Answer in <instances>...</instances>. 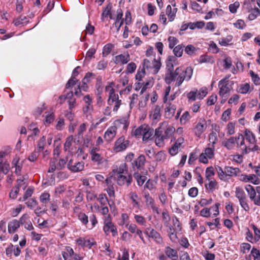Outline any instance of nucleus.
<instances>
[{"label":"nucleus","mask_w":260,"mask_h":260,"mask_svg":"<svg viewBox=\"0 0 260 260\" xmlns=\"http://www.w3.org/2000/svg\"><path fill=\"white\" fill-rule=\"evenodd\" d=\"M193 69L191 67H187L184 69L178 67L174 71H171L166 75V82L170 84L173 81H176L175 86H179L184 80L188 81L192 75Z\"/></svg>","instance_id":"obj_1"},{"label":"nucleus","mask_w":260,"mask_h":260,"mask_svg":"<svg viewBox=\"0 0 260 260\" xmlns=\"http://www.w3.org/2000/svg\"><path fill=\"white\" fill-rule=\"evenodd\" d=\"M134 135L137 137H143V141L148 140L153 135L154 130L148 125L144 124L140 126L134 132Z\"/></svg>","instance_id":"obj_2"},{"label":"nucleus","mask_w":260,"mask_h":260,"mask_svg":"<svg viewBox=\"0 0 260 260\" xmlns=\"http://www.w3.org/2000/svg\"><path fill=\"white\" fill-rule=\"evenodd\" d=\"M103 231L105 234L108 236L111 233L113 237L117 236L118 235L117 226L112 222L111 216L107 215L106 217H103Z\"/></svg>","instance_id":"obj_3"},{"label":"nucleus","mask_w":260,"mask_h":260,"mask_svg":"<svg viewBox=\"0 0 260 260\" xmlns=\"http://www.w3.org/2000/svg\"><path fill=\"white\" fill-rule=\"evenodd\" d=\"M215 154V146L208 144V147L206 148L199 156V161L203 164H207L208 160L214 158Z\"/></svg>","instance_id":"obj_4"},{"label":"nucleus","mask_w":260,"mask_h":260,"mask_svg":"<svg viewBox=\"0 0 260 260\" xmlns=\"http://www.w3.org/2000/svg\"><path fill=\"white\" fill-rule=\"evenodd\" d=\"M161 63L155 58L148 59H145L143 61V69L152 70L153 74H157L159 70Z\"/></svg>","instance_id":"obj_5"},{"label":"nucleus","mask_w":260,"mask_h":260,"mask_svg":"<svg viewBox=\"0 0 260 260\" xmlns=\"http://www.w3.org/2000/svg\"><path fill=\"white\" fill-rule=\"evenodd\" d=\"M207 94L206 88H202L199 90L194 89L190 91L187 95L189 101H195L197 99H203Z\"/></svg>","instance_id":"obj_6"},{"label":"nucleus","mask_w":260,"mask_h":260,"mask_svg":"<svg viewBox=\"0 0 260 260\" xmlns=\"http://www.w3.org/2000/svg\"><path fill=\"white\" fill-rule=\"evenodd\" d=\"M207 127V124L206 120L203 118H200L193 128V132L197 137H200L205 131Z\"/></svg>","instance_id":"obj_7"},{"label":"nucleus","mask_w":260,"mask_h":260,"mask_svg":"<svg viewBox=\"0 0 260 260\" xmlns=\"http://www.w3.org/2000/svg\"><path fill=\"white\" fill-rule=\"evenodd\" d=\"M145 233L148 237L152 238L156 243L158 244L163 243V240L161 235L155 230L151 228H147Z\"/></svg>","instance_id":"obj_8"},{"label":"nucleus","mask_w":260,"mask_h":260,"mask_svg":"<svg viewBox=\"0 0 260 260\" xmlns=\"http://www.w3.org/2000/svg\"><path fill=\"white\" fill-rule=\"evenodd\" d=\"M245 190L247 191L250 199L253 202V203L260 206V195L258 196L257 198H256V191L254 189L253 187L251 185H246L245 187Z\"/></svg>","instance_id":"obj_9"},{"label":"nucleus","mask_w":260,"mask_h":260,"mask_svg":"<svg viewBox=\"0 0 260 260\" xmlns=\"http://www.w3.org/2000/svg\"><path fill=\"white\" fill-rule=\"evenodd\" d=\"M117 184L119 186H128L132 182L133 178L130 175H118L116 176Z\"/></svg>","instance_id":"obj_10"},{"label":"nucleus","mask_w":260,"mask_h":260,"mask_svg":"<svg viewBox=\"0 0 260 260\" xmlns=\"http://www.w3.org/2000/svg\"><path fill=\"white\" fill-rule=\"evenodd\" d=\"M129 145V141L125 140L123 137H120L115 142L114 150L118 152L125 150Z\"/></svg>","instance_id":"obj_11"},{"label":"nucleus","mask_w":260,"mask_h":260,"mask_svg":"<svg viewBox=\"0 0 260 260\" xmlns=\"http://www.w3.org/2000/svg\"><path fill=\"white\" fill-rule=\"evenodd\" d=\"M228 78H225L220 81L218 83V86L219 88V94L220 96H224V95L228 94L230 91V88L228 86L229 80Z\"/></svg>","instance_id":"obj_12"},{"label":"nucleus","mask_w":260,"mask_h":260,"mask_svg":"<svg viewBox=\"0 0 260 260\" xmlns=\"http://www.w3.org/2000/svg\"><path fill=\"white\" fill-rule=\"evenodd\" d=\"M160 110V107L156 105L150 112L149 117L153 123H156L160 120L161 117Z\"/></svg>","instance_id":"obj_13"},{"label":"nucleus","mask_w":260,"mask_h":260,"mask_svg":"<svg viewBox=\"0 0 260 260\" xmlns=\"http://www.w3.org/2000/svg\"><path fill=\"white\" fill-rule=\"evenodd\" d=\"M77 243L83 247H88L90 248L95 242L92 239H86L84 238L80 237L76 240Z\"/></svg>","instance_id":"obj_14"},{"label":"nucleus","mask_w":260,"mask_h":260,"mask_svg":"<svg viewBox=\"0 0 260 260\" xmlns=\"http://www.w3.org/2000/svg\"><path fill=\"white\" fill-rule=\"evenodd\" d=\"M117 133L116 127L114 125L109 127L105 132L104 139L107 142L111 141L115 137Z\"/></svg>","instance_id":"obj_15"},{"label":"nucleus","mask_w":260,"mask_h":260,"mask_svg":"<svg viewBox=\"0 0 260 260\" xmlns=\"http://www.w3.org/2000/svg\"><path fill=\"white\" fill-rule=\"evenodd\" d=\"M130 60L129 55L126 53L115 56L113 61L115 64H126Z\"/></svg>","instance_id":"obj_16"},{"label":"nucleus","mask_w":260,"mask_h":260,"mask_svg":"<svg viewBox=\"0 0 260 260\" xmlns=\"http://www.w3.org/2000/svg\"><path fill=\"white\" fill-rule=\"evenodd\" d=\"M146 161L145 157L144 155H140L137 159L132 162V167L135 169L136 168L138 169L143 168Z\"/></svg>","instance_id":"obj_17"},{"label":"nucleus","mask_w":260,"mask_h":260,"mask_svg":"<svg viewBox=\"0 0 260 260\" xmlns=\"http://www.w3.org/2000/svg\"><path fill=\"white\" fill-rule=\"evenodd\" d=\"M68 168L69 170L74 172L81 171L84 168L83 162H78L74 165L72 164V160H70L68 164Z\"/></svg>","instance_id":"obj_18"},{"label":"nucleus","mask_w":260,"mask_h":260,"mask_svg":"<svg viewBox=\"0 0 260 260\" xmlns=\"http://www.w3.org/2000/svg\"><path fill=\"white\" fill-rule=\"evenodd\" d=\"M183 142L184 139L182 137L178 138L175 143L169 150L170 154L172 156L176 155L178 152V150Z\"/></svg>","instance_id":"obj_19"},{"label":"nucleus","mask_w":260,"mask_h":260,"mask_svg":"<svg viewBox=\"0 0 260 260\" xmlns=\"http://www.w3.org/2000/svg\"><path fill=\"white\" fill-rule=\"evenodd\" d=\"M240 180L245 182H251L255 185H257L259 183V180L256 176V175L254 174H251L249 175H242Z\"/></svg>","instance_id":"obj_20"},{"label":"nucleus","mask_w":260,"mask_h":260,"mask_svg":"<svg viewBox=\"0 0 260 260\" xmlns=\"http://www.w3.org/2000/svg\"><path fill=\"white\" fill-rule=\"evenodd\" d=\"M236 144V137H231L229 139H226L222 142V146L229 150L233 149L235 147Z\"/></svg>","instance_id":"obj_21"},{"label":"nucleus","mask_w":260,"mask_h":260,"mask_svg":"<svg viewBox=\"0 0 260 260\" xmlns=\"http://www.w3.org/2000/svg\"><path fill=\"white\" fill-rule=\"evenodd\" d=\"M161 133V127L155 129V144L158 147H162L164 145V140L166 139L164 135H162Z\"/></svg>","instance_id":"obj_22"},{"label":"nucleus","mask_w":260,"mask_h":260,"mask_svg":"<svg viewBox=\"0 0 260 260\" xmlns=\"http://www.w3.org/2000/svg\"><path fill=\"white\" fill-rule=\"evenodd\" d=\"M161 129L164 127H166V129L165 131V133L163 135L164 137L166 138H169L175 132V128L171 125H168V123L167 122H164L161 123L160 126Z\"/></svg>","instance_id":"obj_23"},{"label":"nucleus","mask_w":260,"mask_h":260,"mask_svg":"<svg viewBox=\"0 0 260 260\" xmlns=\"http://www.w3.org/2000/svg\"><path fill=\"white\" fill-rule=\"evenodd\" d=\"M253 90V87H251L249 83H245L240 84L237 91L242 94H246L250 93Z\"/></svg>","instance_id":"obj_24"},{"label":"nucleus","mask_w":260,"mask_h":260,"mask_svg":"<svg viewBox=\"0 0 260 260\" xmlns=\"http://www.w3.org/2000/svg\"><path fill=\"white\" fill-rule=\"evenodd\" d=\"M20 227V222L16 219H13L8 223V231L9 233H14Z\"/></svg>","instance_id":"obj_25"},{"label":"nucleus","mask_w":260,"mask_h":260,"mask_svg":"<svg viewBox=\"0 0 260 260\" xmlns=\"http://www.w3.org/2000/svg\"><path fill=\"white\" fill-rule=\"evenodd\" d=\"M105 91L109 93L108 100H109V102H112L113 99H115L117 96H118L117 94L115 93V89L113 88V83H110L108 85L106 86Z\"/></svg>","instance_id":"obj_26"},{"label":"nucleus","mask_w":260,"mask_h":260,"mask_svg":"<svg viewBox=\"0 0 260 260\" xmlns=\"http://www.w3.org/2000/svg\"><path fill=\"white\" fill-rule=\"evenodd\" d=\"M226 177L227 176L234 177L237 176L240 173V170L238 168L232 167H225L224 168Z\"/></svg>","instance_id":"obj_27"},{"label":"nucleus","mask_w":260,"mask_h":260,"mask_svg":"<svg viewBox=\"0 0 260 260\" xmlns=\"http://www.w3.org/2000/svg\"><path fill=\"white\" fill-rule=\"evenodd\" d=\"M113 125L116 127V129L118 128H121L123 130L125 131L128 127V123L125 118H123L115 120Z\"/></svg>","instance_id":"obj_28"},{"label":"nucleus","mask_w":260,"mask_h":260,"mask_svg":"<svg viewBox=\"0 0 260 260\" xmlns=\"http://www.w3.org/2000/svg\"><path fill=\"white\" fill-rule=\"evenodd\" d=\"M179 232L174 230L173 226H168V229L167 230L168 235L172 242L176 243L178 241V238L177 234Z\"/></svg>","instance_id":"obj_29"},{"label":"nucleus","mask_w":260,"mask_h":260,"mask_svg":"<svg viewBox=\"0 0 260 260\" xmlns=\"http://www.w3.org/2000/svg\"><path fill=\"white\" fill-rule=\"evenodd\" d=\"M251 144H255L256 140L254 134L248 129H246L244 132V138Z\"/></svg>","instance_id":"obj_30"},{"label":"nucleus","mask_w":260,"mask_h":260,"mask_svg":"<svg viewBox=\"0 0 260 260\" xmlns=\"http://www.w3.org/2000/svg\"><path fill=\"white\" fill-rule=\"evenodd\" d=\"M99 150V149L97 147H93L90 150V153L91 155V160L92 161L100 162L102 160L101 155L97 153Z\"/></svg>","instance_id":"obj_31"},{"label":"nucleus","mask_w":260,"mask_h":260,"mask_svg":"<svg viewBox=\"0 0 260 260\" xmlns=\"http://www.w3.org/2000/svg\"><path fill=\"white\" fill-rule=\"evenodd\" d=\"M123 16L121 9H119L117 11L116 18L115 22V27H117V30H119L120 27L123 24V19H122Z\"/></svg>","instance_id":"obj_32"},{"label":"nucleus","mask_w":260,"mask_h":260,"mask_svg":"<svg viewBox=\"0 0 260 260\" xmlns=\"http://www.w3.org/2000/svg\"><path fill=\"white\" fill-rule=\"evenodd\" d=\"M144 198L147 206L150 207L153 210H157V208L155 206L154 200L148 192L145 193Z\"/></svg>","instance_id":"obj_33"},{"label":"nucleus","mask_w":260,"mask_h":260,"mask_svg":"<svg viewBox=\"0 0 260 260\" xmlns=\"http://www.w3.org/2000/svg\"><path fill=\"white\" fill-rule=\"evenodd\" d=\"M157 181L152 179H149L144 185V188L148 189L151 192H155L156 188Z\"/></svg>","instance_id":"obj_34"},{"label":"nucleus","mask_w":260,"mask_h":260,"mask_svg":"<svg viewBox=\"0 0 260 260\" xmlns=\"http://www.w3.org/2000/svg\"><path fill=\"white\" fill-rule=\"evenodd\" d=\"M177 10V8H174L172 9L170 5H168L167 6L166 8V14L168 15L170 21L174 20Z\"/></svg>","instance_id":"obj_35"},{"label":"nucleus","mask_w":260,"mask_h":260,"mask_svg":"<svg viewBox=\"0 0 260 260\" xmlns=\"http://www.w3.org/2000/svg\"><path fill=\"white\" fill-rule=\"evenodd\" d=\"M175 110L176 107L174 105H171V104H169L168 106H167L165 108V114L166 118H172L175 113Z\"/></svg>","instance_id":"obj_36"},{"label":"nucleus","mask_w":260,"mask_h":260,"mask_svg":"<svg viewBox=\"0 0 260 260\" xmlns=\"http://www.w3.org/2000/svg\"><path fill=\"white\" fill-rule=\"evenodd\" d=\"M108 104L109 105H113V111L116 112L121 105V100L119 99V96H117L115 99H113L112 102H109V100H108Z\"/></svg>","instance_id":"obj_37"},{"label":"nucleus","mask_w":260,"mask_h":260,"mask_svg":"<svg viewBox=\"0 0 260 260\" xmlns=\"http://www.w3.org/2000/svg\"><path fill=\"white\" fill-rule=\"evenodd\" d=\"M128 172V168L125 163L121 164L118 168L116 169L115 171V175H125Z\"/></svg>","instance_id":"obj_38"},{"label":"nucleus","mask_w":260,"mask_h":260,"mask_svg":"<svg viewBox=\"0 0 260 260\" xmlns=\"http://www.w3.org/2000/svg\"><path fill=\"white\" fill-rule=\"evenodd\" d=\"M74 255V251L70 247H67L66 251L62 252V256L64 260H72V256Z\"/></svg>","instance_id":"obj_39"},{"label":"nucleus","mask_w":260,"mask_h":260,"mask_svg":"<svg viewBox=\"0 0 260 260\" xmlns=\"http://www.w3.org/2000/svg\"><path fill=\"white\" fill-rule=\"evenodd\" d=\"M134 177L136 180L138 185L140 186H141L146 180L145 176L141 175L139 173H135Z\"/></svg>","instance_id":"obj_40"},{"label":"nucleus","mask_w":260,"mask_h":260,"mask_svg":"<svg viewBox=\"0 0 260 260\" xmlns=\"http://www.w3.org/2000/svg\"><path fill=\"white\" fill-rule=\"evenodd\" d=\"M260 150V148L256 145H254V146L252 148L250 147V146L245 147L242 149V153L243 154H246L250 152H255L258 151Z\"/></svg>","instance_id":"obj_41"},{"label":"nucleus","mask_w":260,"mask_h":260,"mask_svg":"<svg viewBox=\"0 0 260 260\" xmlns=\"http://www.w3.org/2000/svg\"><path fill=\"white\" fill-rule=\"evenodd\" d=\"M134 217L136 222L138 224L142 226H146L147 221L144 217L141 215L135 214Z\"/></svg>","instance_id":"obj_42"},{"label":"nucleus","mask_w":260,"mask_h":260,"mask_svg":"<svg viewBox=\"0 0 260 260\" xmlns=\"http://www.w3.org/2000/svg\"><path fill=\"white\" fill-rule=\"evenodd\" d=\"M236 145L238 148H241L242 146L245 147V138L244 136L241 134H238L236 137Z\"/></svg>","instance_id":"obj_43"},{"label":"nucleus","mask_w":260,"mask_h":260,"mask_svg":"<svg viewBox=\"0 0 260 260\" xmlns=\"http://www.w3.org/2000/svg\"><path fill=\"white\" fill-rule=\"evenodd\" d=\"M165 253L170 258L177 257V252L175 249L170 247H167L165 249Z\"/></svg>","instance_id":"obj_44"},{"label":"nucleus","mask_w":260,"mask_h":260,"mask_svg":"<svg viewBox=\"0 0 260 260\" xmlns=\"http://www.w3.org/2000/svg\"><path fill=\"white\" fill-rule=\"evenodd\" d=\"M233 40V37L231 35L227 36L225 38H221L219 41V44L223 46H226L231 45V42Z\"/></svg>","instance_id":"obj_45"},{"label":"nucleus","mask_w":260,"mask_h":260,"mask_svg":"<svg viewBox=\"0 0 260 260\" xmlns=\"http://www.w3.org/2000/svg\"><path fill=\"white\" fill-rule=\"evenodd\" d=\"M235 193L236 197L238 199L239 201L246 199V196L244 191L241 188L237 187Z\"/></svg>","instance_id":"obj_46"},{"label":"nucleus","mask_w":260,"mask_h":260,"mask_svg":"<svg viewBox=\"0 0 260 260\" xmlns=\"http://www.w3.org/2000/svg\"><path fill=\"white\" fill-rule=\"evenodd\" d=\"M209 181L208 184L205 185L206 188L210 190H213L215 189L217 186V182L214 179H209L207 180Z\"/></svg>","instance_id":"obj_47"},{"label":"nucleus","mask_w":260,"mask_h":260,"mask_svg":"<svg viewBox=\"0 0 260 260\" xmlns=\"http://www.w3.org/2000/svg\"><path fill=\"white\" fill-rule=\"evenodd\" d=\"M149 99V95L147 94L144 96H142L139 101L138 106L140 110H141L145 108L147 105V101Z\"/></svg>","instance_id":"obj_48"},{"label":"nucleus","mask_w":260,"mask_h":260,"mask_svg":"<svg viewBox=\"0 0 260 260\" xmlns=\"http://www.w3.org/2000/svg\"><path fill=\"white\" fill-rule=\"evenodd\" d=\"M190 119V116L188 111H185L183 113L180 119V122L181 124H185Z\"/></svg>","instance_id":"obj_49"},{"label":"nucleus","mask_w":260,"mask_h":260,"mask_svg":"<svg viewBox=\"0 0 260 260\" xmlns=\"http://www.w3.org/2000/svg\"><path fill=\"white\" fill-rule=\"evenodd\" d=\"M183 51V46L182 45L176 46L173 49V52L177 57H181Z\"/></svg>","instance_id":"obj_50"},{"label":"nucleus","mask_w":260,"mask_h":260,"mask_svg":"<svg viewBox=\"0 0 260 260\" xmlns=\"http://www.w3.org/2000/svg\"><path fill=\"white\" fill-rule=\"evenodd\" d=\"M114 46L113 45L111 44H107L106 45L104 46L103 49V56H106L112 51V49L113 48Z\"/></svg>","instance_id":"obj_51"},{"label":"nucleus","mask_w":260,"mask_h":260,"mask_svg":"<svg viewBox=\"0 0 260 260\" xmlns=\"http://www.w3.org/2000/svg\"><path fill=\"white\" fill-rule=\"evenodd\" d=\"M10 170V165L7 162H0V171L4 174H7Z\"/></svg>","instance_id":"obj_52"},{"label":"nucleus","mask_w":260,"mask_h":260,"mask_svg":"<svg viewBox=\"0 0 260 260\" xmlns=\"http://www.w3.org/2000/svg\"><path fill=\"white\" fill-rule=\"evenodd\" d=\"M173 225H170L169 226H173V230L176 231H180L181 230V228L180 226V223L178 218L176 217L173 218Z\"/></svg>","instance_id":"obj_53"},{"label":"nucleus","mask_w":260,"mask_h":260,"mask_svg":"<svg viewBox=\"0 0 260 260\" xmlns=\"http://www.w3.org/2000/svg\"><path fill=\"white\" fill-rule=\"evenodd\" d=\"M73 140V137L72 136H70L66 139V142L64 144V149L65 151L69 150L72 144Z\"/></svg>","instance_id":"obj_54"},{"label":"nucleus","mask_w":260,"mask_h":260,"mask_svg":"<svg viewBox=\"0 0 260 260\" xmlns=\"http://www.w3.org/2000/svg\"><path fill=\"white\" fill-rule=\"evenodd\" d=\"M168 41L169 42V47L170 49H172L178 42V39L173 36H170Z\"/></svg>","instance_id":"obj_55"},{"label":"nucleus","mask_w":260,"mask_h":260,"mask_svg":"<svg viewBox=\"0 0 260 260\" xmlns=\"http://www.w3.org/2000/svg\"><path fill=\"white\" fill-rule=\"evenodd\" d=\"M79 82V80H77L75 77H72L71 79L68 81L66 85V87L67 88H71L73 87V86L76 85L77 82Z\"/></svg>","instance_id":"obj_56"},{"label":"nucleus","mask_w":260,"mask_h":260,"mask_svg":"<svg viewBox=\"0 0 260 260\" xmlns=\"http://www.w3.org/2000/svg\"><path fill=\"white\" fill-rule=\"evenodd\" d=\"M246 239L248 241L252 243H256V241L254 237L253 236L252 233L248 229H247V232L246 233Z\"/></svg>","instance_id":"obj_57"},{"label":"nucleus","mask_w":260,"mask_h":260,"mask_svg":"<svg viewBox=\"0 0 260 260\" xmlns=\"http://www.w3.org/2000/svg\"><path fill=\"white\" fill-rule=\"evenodd\" d=\"M129 196L133 201L134 206L138 207L139 206V203L137 200V199L138 198L137 193L135 192H131L129 193Z\"/></svg>","instance_id":"obj_58"},{"label":"nucleus","mask_w":260,"mask_h":260,"mask_svg":"<svg viewBox=\"0 0 260 260\" xmlns=\"http://www.w3.org/2000/svg\"><path fill=\"white\" fill-rule=\"evenodd\" d=\"M196 51V48L192 45H188L184 49V51L189 55H192Z\"/></svg>","instance_id":"obj_59"},{"label":"nucleus","mask_w":260,"mask_h":260,"mask_svg":"<svg viewBox=\"0 0 260 260\" xmlns=\"http://www.w3.org/2000/svg\"><path fill=\"white\" fill-rule=\"evenodd\" d=\"M54 120V115L53 113H46L45 117V123L46 124H49L52 123Z\"/></svg>","instance_id":"obj_60"},{"label":"nucleus","mask_w":260,"mask_h":260,"mask_svg":"<svg viewBox=\"0 0 260 260\" xmlns=\"http://www.w3.org/2000/svg\"><path fill=\"white\" fill-rule=\"evenodd\" d=\"M126 228L127 230L132 233H137V232L140 230L138 229L137 225L135 224H129L127 223L126 224Z\"/></svg>","instance_id":"obj_61"},{"label":"nucleus","mask_w":260,"mask_h":260,"mask_svg":"<svg viewBox=\"0 0 260 260\" xmlns=\"http://www.w3.org/2000/svg\"><path fill=\"white\" fill-rule=\"evenodd\" d=\"M206 178L207 180L211 179V177L214 175L215 173L212 167H208L206 170Z\"/></svg>","instance_id":"obj_62"},{"label":"nucleus","mask_w":260,"mask_h":260,"mask_svg":"<svg viewBox=\"0 0 260 260\" xmlns=\"http://www.w3.org/2000/svg\"><path fill=\"white\" fill-rule=\"evenodd\" d=\"M40 200L43 204L47 203L50 200V194L47 192L42 193L40 196Z\"/></svg>","instance_id":"obj_63"},{"label":"nucleus","mask_w":260,"mask_h":260,"mask_svg":"<svg viewBox=\"0 0 260 260\" xmlns=\"http://www.w3.org/2000/svg\"><path fill=\"white\" fill-rule=\"evenodd\" d=\"M155 159L157 161L164 162L166 159V154L163 152L159 151L155 155Z\"/></svg>","instance_id":"obj_64"}]
</instances>
